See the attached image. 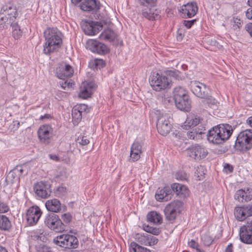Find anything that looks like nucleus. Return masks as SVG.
Segmentation results:
<instances>
[{"mask_svg": "<svg viewBox=\"0 0 252 252\" xmlns=\"http://www.w3.org/2000/svg\"><path fill=\"white\" fill-rule=\"evenodd\" d=\"M233 131L231 125L227 124H220L214 126L208 131L207 139L213 144H221L229 139Z\"/></svg>", "mask_w": 252, "mask_h": 252, "instance_id": "obj_1", "label": "nucleus"}, {"mask_svg": "<svg viewBox=\"0 0 252 252\" xmlns=\"http://www.w3.org/2000/svg\"><path fill=\"white\" fill-rule=\"evenodd\" d=\"M44 33L46 40L43 49L44 54L49 55L61 47L63 43L61 33L57 28H48Z\"/></svg>", "mask_w": 252, "mask_h": 252, "instance_id": "obj_2", "label": "nucleus"}, {"mask_svg": "<svg viewBox=\"0 0 252 252\" xmlns=\"http://www.w3.org/2000/svg\"><path fill=\"white\" fill-rule=\"evenodd\" d=\"M150 83L153 90L157 92L170 88L172 85L171 81L161 72H153L150 76Z\"/></svg>", "mask_w": 252, "mask_h": 252, "instance_id": "obj_3", "label": "nucleus"}, {"mask_svg": "<svg viewBox=\"0 0 252 252\" xmlns=\"http://www.w3.org/2000/svg\"><path fill=\"white\" fill-rule=\"evenodd\" d=\"M235 149L239 151L249 150L252 148V129H246L240 132L235 140Z\"/></svg>", "mask_w": 252, "mask_h": 252, "instance_id": "obj_4", "label": "nucleus"}, {"mask_svg": "<svg viewBox=\"0 0 252 252\" xmlns=\"http://www.w3.org/2000/svg\"><path fill=\"white\" fill-rule=\"evenodd\" d=\"M157 127L158 132L163 136L167 135L170 131L172 125L169 121L170 116L163 111H157Z\"/></svg>", "mask_w": 252, "mask_h": 252, "instance_id": "obj_5", "label": "nucleus"}, {"mask_svg": "<svg viewBox=\"0 0 252 252\" xmlns=\"http://www.w3.org/2000/svg\"><path fill=\"white\" fill-rule=\"evenodd\" d=\"M53 242L64 249H75L78 246V240L76 237L68 234L57 236L54 239Z\"/></svg>", "mask_w": 252, "mask_h": 252, "instance_id": "obj_6", "label": "nucleus"}, {"mask_svg": "<svg viewBox=\"0 0 252 252\" xmlns=\"http://www.w3.org/2000/svg\"><path fill=\"white\" fill-rule=\"evenodd\" d=\"M44 223L49 228L56 232H62L66 227L59 216L53 213H50L46 216Z\"/></svg>", "mask_w": 252, "mask_h": 252, "instance_id": "obj_7", "label": "nucleus"}, {"mask_svg": "<svg viewBox=\"0 0 252 252\" xmlns=\"http://www.w3.org/2000/svg\"><path fill=\"white\" fill-rule=\"evenodd\" d=\"M183 206V203L180 200H175L168 203L164 208V213L167 220L172 221L179 214Z\"/></svg>", "mask_w": 252, "mask_h": 252, "instance_id": "obj_8", "label": "nucleus"}, {"mask_svg": "<svg viewBox=\"0 0 252 252\" xmlns=\"http://www.w3.org/2000/svg\"><path fill=\"white\" fill-rule=\"evenodd\" d=\"M52 184L49 181H41L35 183L33 189L35 193L42 198H47L50 196Z\"/></svg>", "mask_w": 252, "mask_h": 252, "instance_id": "obj_9", "label": "nucleus"}, {"mask_svg": "<svg viewBox=\"0 0 252 252\" xmlns=\"http://www.w3.org/2000/svg\"><path fill=\"white\" fill-rule=\"evenodd\" d=\"M156 4H147L140 6V11L143 17L149 20H156L159 18L160 11L156 8Z\"/></svg>", "mask_w": 252, "mask_h": 252, "instance_id": "obj_10", "label": "nucleus"}, {"mask_svg": "<svg viewBox=\"0 0 252 252\" xmlns=\"http://www.w3.org/2000/svg\"><path fill=\"white\" fill-rule=\"evenodd\" d=\"M53 131L50 126L44 125L40 126L37 131L40 141L44 144H49L51 142Z\"/></svg>", "mask_w": 252, "mask_h": 252, "instance_id": "obj_11", "label": "nucleus"}, {"mask_svg": "<svg viewBox=\"0 0 252 252\" xmlns=\"http://www.w3.org/2000/svg\"><path fill=\"white\" fill-rule=\"evenodd\" d=\"M103 26L98 22L86 21L82 25V28L86 34L93 35L97 34L102 30Z\"/></svg>", "mask_w": 252, "mask_h": 252, "instance_id": "obj_12", "label": "nucleus"}, {"mask_svg": "<svg viewBox=\"0 0 252 252\" xmlns=\"http://www.w3.org/2000/svg\"><path fill=\"white\" fill-rule=\"evenodd\" d=\"M189 156L195 159L204 158L208 154L207 150L204 147L199 145H195L188 149Z\"/></svg>", "mask_w": 252, "mask_h": 252, "instance_id": "obj_13", "label": "nucleus"}, {"mask_svg": "<svg viewBox=\"0 0 252 252\" xmlns=\"http://www.w3.org/2000/svg\"><path fill=\"white\" fill-rule=\"evenodd\" d=\"M190 86L192 93L197 97L204 99L209 96V89L204 84L194 81L191 82Z\"/></svg>", "mask_w": 252, "mask_h": 252, "instance_id": "obj_14", "label": "nucleus"}, {"mask_svg": "<svg viewBox=\"0 0 252 252\" xmlns=\"http://www.w3.org/2000/svg\"><path fill=\"white\" fill-rule=\"evenodd\" d=\"M42 214L40 208L38 206L30 207L27 211V220L31 225L35 224L38 221Z\"/></svg>", "mask_w": 252, "mask_h": 252, "instance_id": "obj_15", "label": "nucleus"}, {"mask_svg": "<svg viewBox=\"0 0 252 252\" xmlns=\"http://www.w3.org/2000/svg\"><path fill=\"white\" fill-rule=\"evenodd\" d=\"M234 214L238 220L243 221L247 217L252 216V205L236 207L235 208Z\"/></svg>", "mask_w": 252, "mask_h": 252, "instance_id": "obj_16", "label": "nucleus"}, {"mask_svg": "<svg viewBox=\"0 0 252 252\" xmlns=\"http://www.w3.org/2000/svg\"><path fill=\"white\" fill-rule=\"evenodd\" d=\"M95 90V84L92 82H84L80 87L79 96L83 99L90 97Z\"/></svg>", "mask_w": 252, "mask_h": 252, "instance_id": "obj_17", "label": "nucleus"}, {"mask_svg": "<svg viewBox=\"0 0 252 252\" xmlns=\"http://www.w3.org/2000/svg\"><path fill=\"white\" fill-rule=\"evenodd\" d=\"M74 71L71 65L66 63L61 64L56 69V74L60 79H65L71 77Z\"/></svg>", "mask_w": 252, "mask_h": 252, "instance_id": "obj_18", "label": "nucleus"}, {"mask_svg": "<svg viewBox=\"0 0 252 252\" xmlns=\"http://www.w3.org/2000/svg\"><path fill=\"white\" fill-rule=\"evenodd\" d=\"M87 45L92 52L99 54H106L109 50L106 45L96 40H91L88 42Z\"/></svg>", "mask_w": 252, "mask_h": 252, "instance_id": "obj_19", "label": "nucleus"}, {"mask_svg": "<svg viewBox=\"0 0 252 252\" xmlns=\"http://www.w3.org/2000/svg\"><path fill=\"white\" fill-rule=\"evenodd\" d=\"M198 7L195 2L188 3L183 5L180 12L182 13L183 17L186 18H191L197 13Z\"/></svg>", "mask_w": 252, "mask_h": 252, "instance_id": "obj_20", "label": "nucleus"}, {"mask_svg": "<svg viewBox=\"0 0 252 252\" xmlns=\"http://www.w3.org/2000/svg\"><path fill=\"white\" fill-rule=\"evenodd\" d=\"M172 190L168 187L159 188L156 193L155 197L159 202H166L171 199Z\"/></svg>", "mask_w": 252, "mask_h": 252, "instance_id": "obj_21", "label": "nucleus"}, {"mask_svg": "<svg viewBox=\"0 0 252 252\" xmlns=\"http://www.w3.org/2000/svg\"><path fill=\"white\" fill-rule=\"evenodd\" d=\"M0 14L7 16L9 19L15 22L18 15L16 7L10 3L3 5L0 9Z\"/></svg>", "mask_w": 252, "mask_h": 252, "instance_id": "obj_22", "label": "nucleus"}, {"mask_svg": "<svg viewBox=\"0 0 252 252\" xmlns=\"http://www.w3.org/2000/svg\"><path fill=\"white\" fill-rule=\"evenodd\" d=\"M80 7L84 11L96 12L100 8V2L96 0H85Z\"/></svg>", "mask_w": 252, "mask_h": 252, "instance_id": "obj_23", "label": "nucleus"}, {"mask_svg": "<svg viewBox=\"0 0 252 252\" xmlns=\"http://www.w3.org/2000/svg\"><path fill=\"white\" fill-rule=\"evenodd\" d=\"M234 198L240 202L251 201L252 199V189L247 188L246 190L239 189L236 191Z\"/></svg>", "mask_w": 252, "mask_h": 252, "instance_id": "obj_24", "label": "nucleus"}, {"mask_svg": "<svg viewBox=\"0 0 252 252\" xmlns=\"http://www.w3.org/2000/svg\"><path fill=\"white\" fill-rule=\"evenodd\" d=\"M240 239L247 244H252V230L243 225L239 230Z\"/></svg>", "mask_w": 252, "mask_h": 252, "instance_id": "obj_25", "label": "nucleus"}, {"mask_svg": "<svg viewBox=\"0 0 252 252\" xmlns=\"http://www.w3.org/2000/svg\"><path fill=\"white\" fill-rule=\"evenodd\" d=\"M175 105L179 110H189L191 107V100L189 96H185L179 100L174 101Z\"/></svg>", "mask_w": 252, "mask_h": 252, "instance_id": "obj_26", "label": "nucleus"}, {"mask_svg": "<svg viewBox=\"0 0 252 252\" xmlns=\"http://www.w3.org/2000/svg\"><path fill=\"white\" fill-rule=\"evenodd\" d=\"M172 191L176 192L177 195H180L182 197H186L189 195V190L184 185L179 183H174L171 185Z\"/></svg>", "mask_w": 252, "mask_h": 252, "instance_id": "obj_27", "label": "nucleus"}, {"mask_svg": "<svg viewBox=\"0 0 252 252\" xmlns=\"http://www.w3.org/2000/svg\"><path fill=\"white\" fill-rule=\"evenodd\" d=\"M45 206L47 209L51 213H57L62 210V206L59 200L53 199L46 201ZM64 206H63V207Z\"/></svg>", "mask_w": 252, "mask_h": 252, "instance_id": "obj_28", "label": "nucleus"}, {"mask_svg": "<svg viewBox=\"0 0 252 252\" xmlns=\"http://www.w3.org/2000/svg\"><path fill=\"white\" fill-rule=\"evenodd\" d=\"M142 146L138 142H134L131 146L130 156L133 161L137 160L142 153Z\"/></svg>", "mask_w": 252, "mask_h": 252, "instance_id": "obj_29", "label": "nucleus"}, {"mask_svg": "<svg viewBox=\"0 0 252 252\" xmlns=\"http://www.w3.org/2000/svg\"><path fill=\"white\" fill-rule=\"evenodd\" d=\"M11 226L9 218L5 215L0 214V230L9 231Z\"/></svg>", "mask_w": 252, "mask_h": 252, "instance_id": "obj_30", "label": "nucleus"}, {"mask_svg": "<svg viewBox=\"0 0 252 252\" xmlns=\"http://www.w3.org/2000/svg\"><path fill=\"white\" fill-rule=\"evenodd\" d=\"M116 37L117 35L115 32L110 29L105 30L99 36L100 39L109 41H114L116 38Z\"/></svg>", "mask_w": 252, "mask_h": 252, "instance_id": "obj_31", "label": "nucleus"}, {"mask_svg": "<svg viewBox=\"0 0 252 252\" xmlns=\"http://www.w3.org/2000/svg\"><path fill=\"white\" fill-rule=\"evenodd\" d=\"M199 117H187L186 121L184 122L182 127L184 129H188L191 127L195 126L200 122Z\"/></svg>", "mask_w": 252, "mask_h": 252, "instance_id": "obj_32", "label": "nucleus"}, {"mask_svg": "<svg viewBox=\"0 0 252 252\" xmlns=\"http://www.w3.org/2000/svg\"><path fill=\"white\" fill-rule=\"evenodd\" d=\"M173 93L174 101L179 100L182 97L183 98L185 96L189 95L188 91L180 86L175 88Z\"/></svg>", "mask_w": 252, "mask_h": 252, "instance_id": "obj_33", "label": "nucleus"}, {"mask_svg": "<svg viewBox=\"0 0 252 252\" xmlns=\"http://www.w3.org/2000/svg\"><path fill=\"white\" fill-rule=\"evenodd\" d=\"M147 218L148 221L155 224H160L162 222V217L156 211L150 212L148 214Z\"/></svg>", "mask_w": 252, "mask_h": 252, "instance_id": "obj_34", "label": "nucleus"}, {"mask_svg": "<svg viewBox=\"0 0 252 252\" xmlns=\"http://www.w3.org/2000/svg\"><path fill=\"white\" fill-rule=\"evenodd\" d=\"M14 22V21L9 19L7 16L0 14V30L8 29Z\"/></svg>", "mask_w": 252, "mask_h": 252, "instance_id": "obj_35", "label": "nucleus"}, {"mask_svg": "<svg viewBox=\"0 0 252 252\" xmlns=\"http://www.w3.org/2000/svg\"><path fill=\"white\" fill-rule=\"evenodd\" d=\"M201 103L204 105H208V106L211 109H218V104L219 103L214 98H208V96L204 99L201 100Z\"/></svg>", "mask_w": 252, "mask_h": 252, "instance_id": "obj_36", "label": "nucleus"}, {"mask_svg": "<svg viewBox=\"0 0 252 252\" xmlns=\"http://www.w3.org/2000/svg\"><path fill=\"white\" fill-rule=\"evenodd\" d=\"M129 251L130 252H151L150 250L140 246L135 242L130 243Z\"/></svg>", "mask_w": 252, "mask_h": 252, "instance_id": "obj_37", "label": "nucleus"}, {"mask_svg": "<svg viewBox=\"0 0 252 252\" xmlns=\"http://www.w3.org/2000/svg\"><path fill=\"white\" fill-rule=\"evenodd\" d=\"M11 27L12 28V35L13 37L16 39H19L22 36L23 33L20 26L17 24V23L14 22Z\"/></svg>", "mask_w": 252, "mask_h": 252, "instance_id": "obj_38", "label": "nucleus"}, {"mask_svg": "<svg viewBox=\"0 0 252 252\" xmlns=\"http://www.w3.org/2000/svg\"><path fill=\"white\" fill-rule=\"evenodd\" d=\"M72 122L74 125L76 126L82 119V111H71Z\"/></svg>", "mask_w": 252, "mask_h": 252, "instance_id": "obj_39", "label": "nucleus"}, {"mask_svg": "<svg viewBox=\"0 0 252 252\" xmlns=\"http://www.w3.org/2000/svg\"><path fill=\"white\" fill-rule=\"evenodd\" d=\"M136 239L137 240V241L141 245L148 246V233H144L143 234H138L136 235Z\"/></svg>", "mask_w": 252, "mask_h": 252, "instance_id": "obj_40", "label": "nucleus"}, {"mask_svg": "<svg viewBox=\"0 0 252 252\" xmlns=\"http://www.w3.org/2000/svg\"><path fill=\"white\" fill-rule=\"evenodd\" d=\"M164 73L167 75L173 77L176 80H179L182 79L181 73L177 70H168L165 71Z\"/></svg>", "mask_w": 252, "mask_h": 252, "instance_id": "obj_41", "label": "nucleus"}, {"mask_svg": "<svg viewBox=\"0 0 252 252\" xmlns=\"http://www.w3.org/2000/svg\"><path fill=\"white\" fill-rule=\"evenodd\" d=\"M93 67L96 69H100L105 66V62L102 59H95L91 63Z\"/></svg>", "mask_w": 252, "mask_h": 252, "instance_id": "obj_42", "label": "nucleus"}, {"mask_svg": "<svg viewBox=\"0 0 252 252\" xmlns=\"http://www.w3.org/2000/svg\"><path fill=\"white\" fill-rule=\"evenodd\" d=\"M144 229L147 232L150 233L151 234H153L155 235H158L160 232V230H159V228L156 227H153L149 225L144 226Z\"/></svg>", "mask_w": 252, "mask_h": 252, "instance_id": "obj_43", "label": "nucleus"}, {"mask_svg": "<svg viewBox=\"0 0 252 252\" xmlns=\"http://www.w3.org/2000/svg\"><path fill=\"white\" fill-rule=\"evenodd\" d=\"M202 133V131L197 130L196 128H195V129H193L192 131H188L187 132V136L190 139H195V138H197L198 134H201Z\"/></svg>", "mask_w": 252, "mask_h": 252, "instance_id": "obj_44", "label": "nucleus"}, {"mask_svg": "<svg viewBox=\"0 0 252 252\" xmlns=\"http://www.w3.org/2000/svg\"><path fill=\"white\" fill-rule=\"evenodd\" d=\"M62 219L64 222V224L66 225V224H69L72 219V216L69 213H65L62 215Z\"/></svg>", "mask_w": 252, "mask_h": 252, "instance_id": "obj_45", "label": "nucleus"}, {"mask_svg": "<svg viewBox=\"0 0 252 252\" xmlns=\"http://www.w3.org/2000/svg\"><path fill=\"white\" fill-rule=\"evenodd\" d=\"M158 240L156 237L148 234V246H152L155 245L158 243Z\"/></svg>", "mask_w": 252, "mask_h": 252, "instance_id": "obj_46", "label": "nucleus"}, {"mask_svg": "<svg viewBox=\"0 0 252 252\" xmlns=\"http://www.w3.org/2000/svg\"><path fill=\"white\" fill-rule=\"evenodd\" d=\"M24 170L22 165H17L14 169L13 172L16 173L17 179H19L21 175L23 173Z\"/></svg>", "mask_w": 252, "mask_h": 252, "instance_id": "obj_47", "label": "nucleus"}, {"mask_svg": "<svg viewBox=\"0 0 252 252\" xmlns=\"http://www.w3.org/2000/svg\"><path fill=\"white\" fill-rule=\"evenodd\" d=\"M140 6L147 4L151 5V4H156L157 0H138Z\"/></svg>", "mask_w": 252, "mask_h": 252, "instance_id": "obj_48", "label": "nucleus"}, {"mask_svg": "<svg viewBox=\"0 0 252 252\" xmlns=\"http://www.w3.org/2000/svg\"><path fill=\"white\" fill-rule=\"evenodd\" d=\"M201 239L206 246H209L213 242V239L208 235H204L202 237Z\"/></svg>", "mask_w": 252, "mask_h": 252, "instance_id": "obj_49", "label": "nucleus"}, {"mask_svg": "<svg viewBox=\"0 0 252 252\" xmlns=\"http://www.w3.org/2000/svg\"><path fill=\"white\" fill-rule=\"evenodd\" d=\"M91 108L85 104H77L73 107L72 110H87V109Z\"/></svg>", "mask_w": 252, "mask_h": 252, "instance_id": "obj_50", "label": "nucleus"}, {"mask_svg": "<svg viewBox=\"0 0 252 252\" xmlns=\"http://www.w3.org/2000/svg\"><path fill=\"white\" fill-rule=\"evenodd\" d=\"M61 79L62 80L60 82V85L63 89H65L66 87L69 88L72 87V83H71L70 82H67V80H65V79Z\"/></svg>", "mask_w": 252, "mask_h": 252, "instance_id": "obj_51", "label": "nucleus"}, {"mask_svg": "<svg viewBox=\"0 0 252 252\" xmlns=\"http://www.w3.org/2000/svg\"><path fill=\"white\" fill-rule=\"evenodd\" d=\"M9 210L8 206L3 202H0V213L7 212Z\"/></svg>", "mask_w": 252, "mask_h": 252, "instance_id": "obj_52", "label": "nucleus"}, {"mask_svg": "<svg viewBox=\"0 0 252 252\" xmlns=\"http://www.w3.org/2000/svg\"><path fill=\"white\" fill-rule=\"evenodd\" d=\"M16 178H17V174L13 172V169L11 170L6 177V180L11 179V181H13Z\"/></svg>", "mask_w": 252, "mask_h": 252, "instance_id": "obj_53", "label": "nucleus"}, {"mask_svg": "<svg viewBox=\"0 0 252 252\" xmlns=\"http://www.w3.org/2000/svg\"><path fill=\"white\" fill-rule=\"evenodd\" d=\"M78 141L79 143L82 145H86L90 142L86 136H82L81 138H78Z\"/></svg>", "mask_w": 252, "mask_h": 252, "instance_id": "obj_54", "label": "nucleus"}, {"mask_svg": "<svg viewBox=\"0 0 252 252\" xmlns=\"http://www.w3.org/2000/svg\"><path fill=\"white\" fill-rule=\"evenodd\" d=\"M196 20H184L183 24L186 27H187L188 29H189L191 28V27L194 24Z\"/></svg>", "mask_w": 252, "mask_h": 252, "instance_id": "obj_55", "label": "nucleus"}, {"mask_svg": "<svg viewBox=\"0 0 252 252\" xmlns=\"http://www.w3.org/2000/svg\"><path fill=\"white\" fill-rule=\"evenodd\" d=\"M234 24L233 27L235 29L238 28L239 29L242 26V21L240 19H235L234 20Z\"/></svg>", "mask_w": 252, "mask_h": 252, "instance_id": "obj_56", "label": "nucleus"}, {"mask_svg": "<svg viewBox=\"0 0 252 252\" xmlns=\"http://www.w3.org/2000/svg\"><path fill=\"white\" fill-rule=\"evenodd\" d=\"M188 244H189V246L192 248L196 249V250H197V249H198V244L197 243H196V242L193 240H191L189 242Z\"/></svg>", "mask_w": 252, "mask_h": 252, "instance_id": "obj_57", "label": "nucleus"}, {"mask_svg": "<svg viewBox=\"0 0 252 252\" xmlns=\"http://www.w3.org/2000/svg\"><path fill=\"white\" fill-rule=\"evenodd\" d=\"M246 16L248 19L252 20V7H250L247 9Z\"/></svg>", "mask_w": 252, "mask_h": 252, "instance_id": "obj_58", "label": "nucleus"}, {"mask_svg": "<svg viewBox=\"0 0 252 252\" xmlns=\"http://www.w3.org/2000/svg\"><path fill=\"white\" fill-rule=\"evenodd\" d=\"M224 169L226 170H228L229 173L232 172L233 170V166L228 163L225 164L224 166Z\"/></svg>", "mask_w": 252, "mask_h": 252, "instance_id": "obj_59", "label": "nucleus"}, {"mask_svg": "<svg viewBox=\"0 0 252 252\" xmlns=\"http://www.w3.org/2000/svg\"><path fill=\"white\" fill-rule=\"evenodd\" d=\"M244 226L247 227V228H249V229H251L252 230V219H249L247 220V222L245 225H244Z\"/></svg>", "mask_w": 252, "mask_h": 252, "instance_id": "obj_60", "label": "nucleus"}, {"mask_svg": "<svg viewBox=\"0 0 252 252\" xmlns=\"http://www.w3.org/2000/svg\"><path fill=\"white\" fill-rule=\"evenodd\" d=\"M246 30L251 36H252V23H250L247 25Z\"/></svg>", "mask_w": 252, "mask_h": 252, "instance_id": "obj_61", "label": "nucleus"}, {"mask_svg": "<svg viewBox=\"0 0 252 252\" xmlns=\"http://www.w3.org/2000/svg\"><path fill=\"white\" fill-rule=\"evenodd\" d=\"M52 117V116L50 114H45L43 116H41V117L40 118V119L42 120H43L45 119H51Z\"/></svg>", "mask_w": 252, "mask_h": 252, "instance_id": "obj_62", "label": "nucleus"}, {"mask_svg": "<svg viewBox=\"0 0 252 252\" xmlns=\"http://www.w3.org/2000/svg\"><path fill=\"white\" fill-rule=\"evenodd\" d=\"M232 244H230L228 246L226 247L225 249V252H233V249H232Z\"/></svg>", "mask_w": 252, "mask_h": 252, "instance_id": "obj_63", "label": "nucleus"}, {"mask_svg": "<svg viewBox=\"0 0 252 252\" xmlns=\"http://www.w3.org/2000/svg\"><path fill=\"white\" fill-rule=\"evenodd\" d=\"M41 252H51L50 248H48L47 246H43Z\"/></svg>", "mask_w": 252, "mask_h": 252, "instance_id": "obj_64", "label": "nucleus"}]
</instances>
